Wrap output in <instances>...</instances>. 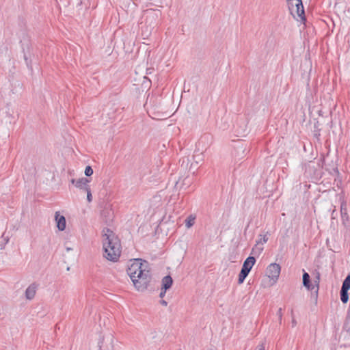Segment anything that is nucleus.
<instances>
[{
	"label": "nucleus",
	"instance_id": "1",
	"mask_svg": "<svg viewBox=\"0 0 350 350\" xmlns=\"http://www.w3.org/2000/svg\"><path fill=\"white\" fill-rule=\"evenodd\" d=\"M148 262L140 258L135 259L129 266L126 271L134 286L138 291H144L148 288L152 276L148 268Z\"/></svg>",
	"mask_w": 350,
	"mask_h": 350
},
{
	"label": "nucleus",
	"instance_id": "2",
	"mask_svg": "<svg viewBox=\"0 0 350 350\" xmlns=\"http://www.w3.org/2000/svg\"><path fill=\"white\" fill-rule=\"evenodd\" d=\"M115 242H109L113 246L103 247L104 256L109 260L116 262L118 260L121 254V243L119 239H115Z\"/></svg>",
	"mask_w": 350,
	"mask_h": 350
},
{
	"label": "nucleus",
	"instance_id": "3",
	"mask_svg": "<svg viewBox=\"0 0 350 350\" xmlns=\"http://www.w3.org/2000/svg\"><path fill=\"white\" fill-rule=\"evenodd\" d=\"M288 8L291 14L294 18L298 20L295 16V14L301 21H306L305 11L302 3V0H286Z\"/></svg>",
	"mask_w": 350,
	"mask_h": 350
},
{
	"label": "nucleus",
	"instance_id": "4",
	"mask_svg": "<svg viewBox=\"0 0 350 350\" xmlns=\"http://www.w3.org/2000/svg\"><path fill=\"white\" fill-rule=\"evenodd\" d=\"M145 25L153 29L159 23L161 16L160 10L148 9L144 11Z\"/></svg>",
	"mask_w": 350,
	"mask_h": 350
},
{
	"label": "nucleus",
	"instance_id": "5",
	"mask_svg": "<svg viewBox=\"0 0 350 350\" xmlns=\"http://www.w3.org/2000/svg\"><path fill=\"white\" fill-rule=\"evenodd\" d=\"M20 42L21 44L22 50L23 53V57L25 64L30 70H32V53L31 51V46L29 37L27 36H25L23 40H21Z\"/></svg>",
	"mask_w": 350,
	"mask_h": 350
},
{
	"label": "nucleus",
	"instance_id": "6",
	"mask_svg": "<svg viewBox=\"0 0 350 350\" xmlns=\"http://www.w3.org/2000/svg\"><path fill=\"white\" fill-rule=\"evenodd\" d=\"M100 217L105 224L107 226H110L111 224L114 217V213L110 204H105L103 209L101 211Z\"/></svg>",
	"mask_w": 350,
	"mask_h": 350
},
{
	"label": "nucleus",
	"instance_id": "7",
	"mask_svg": "<svg viewBox=\"0 0 350 350\" xmlns=\"http://www.w3.org/2000/svg\"><path fill=\"white\" fill-rule=\"evenodd\" d=\"M103 247H109L113 246L112 244H109V242H115V239H119L116 234L109 228H105L103 230Z\"/></svg>",
	"mask_w": 350,
	"mask_h": 350
},
{
	"label": "nucleus",
	"instance_id": "8",
	"mask_svg": "<svg viewBox=\"0 0 350 350\" xmlns=\"http://www.w3.org/2000/svg\"><path fill=\"white\" fill-rule=\"evenodd\" d=\"M281 267L277 263H271L267 268L266 274L271 280L275 282L280 273Z\"/></svg>",
	"mask_w": 350,
	"mask_h": 350
},
{
	"label": "nucleus",
	"instance_id": "9",
	"mask_svg": "<svg viewBox=\"0 0 350 350\" xmlns=\"http://www.w3.org/2000/svg\"><path fill=\"white\" fill-rule=\"evenodd\" d=\"M38 286V284L33 282L27 288L25 293L27 299L31 300L35 297Z\"/></svg>",
	"mask_w": 350,
	"mask_h": 350
},
{
	"label": "nucleus",
	"instance_id": "10",
	"mask_svg": "<svg viewBox=\"0 0 350 350\" xmlns=\"http://www.w3.org/2000/svg\"><path fill=\"white\" fill-rule=\"evenodd\" d=\"M55 219L58 230L60 231L64 230L66 226V221L65 217L64 215H60L59 212H56L55 215Z\"/></svg>",
	"mask_w": 350,
	"mask_h": 350
},
{
	"label": "nucleus",
	"instance_id": "11",
	"mask_svg": "<svg viewBox=\"0 0 350 350\" xmlns=\"http://www.w3.org/2000/svg\"><path fill=\"white\" fill-rule=\"evenodd\" d=\"M302 280H303V285L308 290L312 291L314 288L313 285L311 283L310 281V276L305 271L304 269H303V276H302Z\"/></svg>",
	"mask_w": 350,
	"mask_h": 350
},
{
	"label": "nucleus",
	"instance_id": "12",
	"mask_svg": "<svg viewBox=\"0 0 350 350\" xmlns=\"http://www.w3.org/2000/svg\"><path fill=\"white\" fill-rule=\"evenodd\" d=\"M90 180L86 178H81L76 181V187L80 189L85 191L89 189L90 186L88 185Z\"/></svg>",
	"mask_w": 350,
	"mask_h": 350
},
{
	"label": "nucleus",
	"instance_id": "13",
	"mask_svg": "<svg viewBox=\"0 0 350 350\" xmlns=\"http://www.w3.org/2000/svg\"><path fill=\"white\" fill-rule=\"evenodd\" d=\"M340 215L342 224L345 226L346 221L349 220V216L347 213V204L344 200L341 202L340 204Z\"/></svg>",
	"mask_w": 350,
	"mask_h": 350
},
{
	"label": "nucleus",
	"instance_id": "14",
	"mask_svg": "<svg viewBox=\"0 0 350 350\" xmlns=\"http://www.w3.org/2000/svg\"><path fill=\"white\" fill-rule=\"evenodd\" d=\"M256 262V258L254 256H250L243 262L242 268L250 271L252 267Z\"/></svg>",
	"mask_w": 350,
	"mask_h": 350
},
{
	"label": "nucleus",
	"instance_id": "15",
	"mask_svg": "<svg viewBox=\"0 0 350 350\" xmlns=\"http://www.w3.org/2000/svg\"><path fill=\"white\" fill-rule=\"evenodd\" d=\"M161 283V288L169 290L173 284V279L170 275H166L162 279Z\"/></svg>",
	"mask_w": 350,
	"mask_h": 350
},
{
	"label": "nucleus",
	"instance_id": "16",
	"mask_svg": "<svg viewBox=\"0 0 350 350\" xmlns=\"http://www.w3.org/2000/svg\"><path fill=\"white\" fill-rule=\"evenodd\" d=\"M340 300L343 304L347 303L349 300L348 291L340 289Z\"/></svg>",
	"mask_w": 350,
	"mask_h": 350
},
{
	"label": "nucleus",
	"instance_id": "17",
	"mask_svg": "<svg viewBox=\"0 0 350 350\" xmlns=\"http://www.w3.org/2000/svg\"><path fill=\"white\" fill-rule=\"evenodd\" d=\"M195 219H196V216H194L193 215H190L189 216H188L187 217V219H185L186 227L189 228L191 226H193L194 224Z\"/></svg>",
	"mask_w": 350,
	"mask_h": 350
},
{
	"label": "nucleus",
	"instance_id": "18",
	"mask_svg": "<svg viewBox=\"0 0 350 350\" xmlns=\"http://www.w3.org/2000/svg\"><path fill=\"white\" fill-rule=\"evenodd\" d=\"M341 289L347 291L350 289V274L347 275L342 282Z\"/></svg>",
	"mask_w": 350,
	"mask_h": 350
},
{
	"label": "nucleus",
	"instance_id": "19",
	"mask_svg": "<svg viewBox=\"0 0 350 350\" xmlns=\"http://www.w3.org/2000/svg\"><path fill=\"white\" fill-rule=\"evenodd\" d=\"M263 247H258V245H255V246L252 248L251 254L258 256L263 251Z\"/></svg>",
	"mask_w": 350,
	"mask_h": 350
},
{
	"label": "nucleus",
	"instance_id": "20",
	"mask_svg": "<svg viewBox=\"0 0 350 350\" xmlns=\"http://www.w3.org/2000/svg\"><path fill=\"white\" fill-rule=\"evenodd\" d=\"M93 174V170L90 165H87L85 169V174L87 176H90Z\"/></svg>",
	"mask_w": 350,
	"mask_h": 350
},
{
	"label": "nucleus",
	"instance_id": "21",
	"mask_svg": "<svg viewBox=\"0 0 350 350\" xmlns=\"http://www.w3.org/2000/svg\"><path fill=\"white\" fill-rule=\"evenodd\" d=\"M268 241V237L267 234H265L262 238H260L259 240L256 241V245H259L260 243H266Z\"/></svg>",
	"mask_w": 350,
	"mask_h": 350
},
{
	"label": "nucleus",
	"instance_id": "22",
	"mask_svg": "<svg viewBox=\"0 0 350 350\" xmlns=\"http://www.w3.org/2000/svg\"><path fill=\"white\" fill-rule=\"evenodd\" d=\"M85 191L87 192V200L89 202H92V196L91 193V189L90 187L89 189H86Z\"/></svg>",
	"mask_w": 350,
	"mask_h": 350
},
{
	"label": "nucleus",
	"instance_id": "23",
	"mask_svg": "<svg viewBox=\"0 0 350 350\" xmlns=\"http://www.w3.org/2000/svg\"><path fill=\"white\" fill-rule=\"evenodd\" d=\"M245 278H246V277L245 275H243L242 274L239 273V278H238V283L239 284L243 283Z\"/></svg>",
	"mask_w": 350,
	"mask_h": 350
},
{
	"label": "nucleus",
	"instance_id": "24",
	"mask_svg": "<svg viewBox=\"0 0 350 350\" xmlns=\"http://www.w3.org/2000/svg\"><path fill=\"white\" fill-rule=\"evenodd\" d=\"M250 271L243 269L241 267V271L239 273L242 274L243 275H245V277H247L249 274Z\"/></svg>",
	"mask_w": 350,
	"mask_h": 350
},
{
	"label": "nucleus",
	"instance_id": "25",
	"mask_svg": "<svg viewBox=\"0 0 350 350\" xmlns=\"http://www.w3.org/2000/svg\"><path fill=\"white\" fill-rule=\"evenodd\" d=\"M282 308H280L279 310H278V312H277V315L278 316L280 322L282 321Z\"/></svg>",
	"mask_w": 350,
	"mask_h": 350
},
{
	"label": "nucleus",
	"instance_id": "26",
	"mask_svg": "<svg viewBox=\"0 0 350 350\" xmlns=\"http://www.w3.org/2000/svg\"><path fill=\"white\" fill-rule=\"evenodd\" d=\"M193 158L196 161V162L198 163V161L199 160H202V155L201 154H198V155H194L193 156Z\"/></svg>",
	"mask_w": 350,
	"mask_h": 350
},
{
	"label": "nucleus",
	"instance_id": "27",
	"mask_svg": "<svg viewBox=\"0 0 350 350\" xmlns=\"http://www.w3.org/2000/svg\"><path fill=\"white\" fill-rule=\"evenodd\" d=\"M167 291V290H165V289H163V288H161V292H160V294H159V297H160L161 298H163V297L165 296V293H166V291Z\"/></svg>",
	"mask_w": 350,
	"mask_h": 350
},
{
	"label": "nucleus",
	"instance_id": "28",
	"mask_svg": "<svg viewBox=\"0 0 350 350\" xmlns=\"http://www.w3.org/2000/svg\"><path fill=\"white\" fill-rule=\"evenodd\" d=\"M320 280V275L318 273L317 276L316 277V280H314V282L316 283L317 286L319 287V283Z\"/></svg>",
	"mask_w": 350,
	"mask_h": 350
},
{
	"label": "nucleus",
	"instance_id": "29",
	"mask_svg": "<svg viewBox=\"0 0 350 350\" xmlns=\"http://www.w3.org/2000/svg\"><path fill=\"white\" fill-rule=\"evenodd\" d=\"M336 215H337V213H336V211L334 209L331 214L332 219H335Z\"/></svg>",
	"mask_w": 350,
	"mask_h": 350
},
{
	"label": "nucleus",
	"instance_id": "30",
	"mask_svg": "<svg viewBox=\"0 0 350 350\" xmlns=\"http://www.w3.org/2000/svg\"><path fill=\"white\" fill-rule=\"evenodd\" d=\"M160 303H161V305H163L164 306H166L167 305V302L165 300H164V299H161L160 301Z\"/></svg>",
	"mask_w": 350,
	"mask_h": 350
},
{
	"label": "nucleus",
	"instance_id": "31",
	"mask_svg": "<svg viewBox=\"0 0 350 350\" xmlns=\"http://www.w3.org/2000/svg\"><path fill=\"white\" fill-rule=\"evenodd\" d=\"M258 350H265V346L263 344H261L260 345L258 346Z\"/></svg>",
	"mask_w": 350,
	"mask_h": 350
},
{
	"label": "nucleus",
	"instance_id": "32",
	"mask_svg": "<svg viewBox=\"0 0 350 350\" xmlns=\"http://www.w3.org/2000/svg\"><path fill=\"white\" fill-rule=\"evenodd\" d=\"M76 181H77V180H75L74 178L71 179V180H70L71 183L75 185V186H76Z\"/></svg>",
	"mask_w": 350,
	"mask_h": 350
},
{
	"label": "nucleus",
	"instance_id": "33",
	"mask_svg": "<svg viewBox=\"0 0 350 350\" xmlns=\"http://www.w3.org/2000/svg\"><path fill=\"white\" fill-rule=\"evenodd\" d=\"M321 161L322 162V165L321 166H322V167H323V164L325 163V158L323 157L322 159H321Z\"/></svg>",
	"mask_w": 350,
	"mask_h": 350
},
{
	"label": "nucleus",
	"instance_id": "34",
	"mask_svg": "<svg viewBox=\"0 0 350 350\" xmlns=\"http://www.w3.org/2000/svg\"><path fill=\"white\" fill-rule=\"evenodd\" d=\"M101 343H103V340L98 342V346H99L100 349L101 348V345H100Z\"/></svg>",
	"mask_w": 350,
	"mask_h": 350
},
{
	"label": "nucleus",
	"instance_id": "35",
	"mask_svg": "<svg viewBox=\"0 0 350 350\" xmlns=\"http://www.w3.org/2000/svg\"><path fill=\"white\" fill-rule=\"evenodd\" d=\"M292 323H293V325H296V321H295V319H293V321H292Z\"/></svg>",
	"mask_w": 350,
	"mask_h": 350
},
{
	"label": "nucleus",
	"instance_id": "36",
	"mask_svg": "<svg viewBox=\"0 0 350 350\" xmlns=\"http://www.w3.org/2000/svg\"><path fill=\"white\" fill-rule=\"evenodd\" d=\"M293 5H294V8H295V9H296V6H295V1H293Z\"/></svg>",
	"mask_w": 350,
	"mask_h": 350
},
{
	"label": "nucleus",
	"instance_id": "37",
	"mask_svg": "<svg viewBox=\"0 0 350 350\" xmlns=\"http://www.w3.org/2000/svg\"><path fill=\"white\" fill-rule=\"evenodd\" d=\"M335 171H336V172H338V169L336 167L335 169H334Z\"/></svg>",
	"mask_w": 350,
	"mask_h": 350
}]
</instances>
